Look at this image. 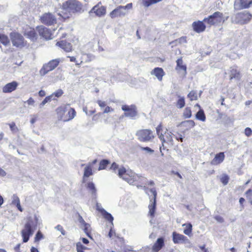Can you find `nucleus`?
<instances>
[{
    "label": "nucleus",
    "mask_w": 252,
    "mask_h": 252,
    "mask_svg": "<svg viewBox=\"0 0 252 252\" xmlns=\"http://www.w3.org/2000/svg\"><path fill=\"white\" fill-rule=\"evenodd\" d=\"M245 134L248 137L251 136L252 134V129L250 127L246 128L245 129Z\"/></svg>",
    "instance_id": "nucleus-53"
},
{
    "label": "nucleus",
    "mask_w": 252,
    "mask_h": 252,
    "mask_svg": "<svg viewBox=\"0 0 252 252\" xmlns=\"http://www.w3.org/2000/svg\"><path fill=\"white\" fill-rule=\"evenodd\" d=\"M164 245V240L163 237L159 238L157 239L152 248L153 252H158L160 251Z\"/></svg>",
    "instance_id": "nucleus-24"
},
{
    "label": "nucleus",
    "mask_w": 252,
    "mask_h": 252,
    "mask_svg": "<svg viewBox=\"0 0 252 252\" xmlns=\"http://www.w3.org/2000/svg\"><path fill=\"white\" fill-rule=\"evenodd\" d=\"M92 175V165L90 163L85 167L83 179L84 180L85 178H88Z\"/></svg>",
    "instance_id": "nucleus-29"
},
{
    "label": "nucleus",
    "mask_w": 252,
    "mask_h": 252,
    "mask_svg": "<svg viewBox=\"0 0 252 252\" xmlns=\"http://www.w3.org/2000/svg\"><path fill=\"white\" fill-rule=\"evenodd\" d=\"M184 126L192 128L195 126V123L193 120H187L183 123Z\"/></svg>",
    "instance_id": "nucleus-44"
},
{
    "label": "nucleus",
    "mask_w": 252,
    "mask_h": 252,
    "mask_svg": "<svg viewBox=\"0 0 252 252\" xmlns=\"http://www.w3.org/2000/svg\"><path fill=\"white\" fill-rule=\"evenodd\" d=\"M150 192L153 194V196L150 197V204L148 206L149 210V215L151 218H154L156 209V197L157 193L155 188H152L150 189Z\"/></svg>",
    "instance_id": "nucleus-12"
},
{
    "label": "nucleus",
    "mask_w": 252,
    "mask_h": 252,
    "mask_svg": "<svg viewBox=\"0 0 252 252\" xmlns=\"http://www.w3.org/2000/svg\"><path fill=\"white\" fill-rule=\"evenodd\" d=\"M221 182L224 185H226L228 182V180H229V178L226 175H225L224 176H223L221 179Z\"/></svg>",
    "instance_id": "nucleus-54"
},
{
    "label": "nucleus",
    "mask_w": 252,
    "mask_h": 252,
    "mask_svg": "<svg viewBox=\"0 0 252 252\" xmlns=\"http://www.w3.org/2000/svg\"><path fill=\"white\" fill-rule=\"evenodd\" d=\"M18 85V83L16 81L7 83L2 88V92L4 93H11L16 89Z\"/></svg>",
    "instance_id": "nucleus-22"
},
{
    "label": "nucleus",
    "mask_w": 252,
    "mask_h": 252,
    "mask_svg": "<svg viewBox=\"0 0 252 252\" xmlns=\"http://www.w3.org/2000/svg\"><path fill=\"white\" fill-rule=\"evenodd\" d=\"M223 14L219 11L214 12L212 15L209 16L203 19L210 27L217 25L222 22Z\"/></svg>",
    "instance_id": "nucleus-8"
},
{
    "label": "nucleus",
    "mask_w": 252,
    "mask_h": 252,
    "mask_svg": "<svg viewBox=\"0 0 252 252\" xmlns=\"http://www.w3.org/2000/svg\"><path fill=\"white\" fill-rule=\"evenodd\" d=\"M60 61V59H56L44 64L39 71L40 74L41 76H44L49 72L52 71L59 65Z\"/></svg>",
    "instance_id": "nucleus-9"
},
{
    "label": "nucleus",
    "mask_w": 252,
    "mask_h": 252,
    "mask_svg": "<svg viewBox=\"0 0 252 252\" xmlns=\"http://www.w3.org/2000/svg\"><path fill=\"white\" fill-rule=\"evenodd\" d=\"M38 223V218L36 216L28 218L24 227L21 231L23 242L26 243L29 241L30 236L33 235L34 230L36 229Z\"/></svg>",
    "instance_id": "nucleus-3"
},
{
    "label": "nucleus",
    "mask_w": 252,
    "mask_h": 252,
    "mask_svg": "<svg viewBox=\"0 0 252 252\" xmlns=\"http://www.w3.org/2000/svg\"><path fill=\"white\" fill-rule=\"evenodd\" d=\"M196 118L200 121L204 122L206 120V116L203 109H200L196 113L195 115Z\"/></svg>",
    "instance_id": "nucleus-31"
},
{
    "label": "nucleus",
    "mask_w": 252,
    "mask_h": 252,
    "mask_svg": "<svg viewBox=\"0 0 252 252\" xmlns=\"http://www.w3.org/2000/svg\"><path fill=\"white\" fill-rule=\"evenodd\" d=\"M66 116V122L72 120L76 116V112L75 109L73 108H69L68 113Z\"/></svg>",
    "instance_id": "nucleus-30"
},
{
    "label": "nucleus",
    "mask_w": 252,
    "mask_h": 252,
    "mask_svg": "<svg viewBox=\"0 0 252 252\" xmlns=\"http://www.w3.org/2000/svg\"><path fill=\"white\" fill-rule=\"evenodd\" d=\"M138 139L143 142H150L155 137L153 131L149 129H143L138 130L136 133Z\"/></svg>",
    "instance_id": "nucleus-7"
},
{
    "label": "nucleus",
    "mask_w": 252,
    "mask_h": 252,
    "mask_svg": "<svg viewBox=\"0 0 252 252\" xmlns=\"http://www.w3.org/2000/svg\"><path fill=\"white\" fill-rule=\"evenodd\" d=\"M82 4L77 0H68L63 3L62 14L59 13L63 18H68L71 13L79 12L82 10Z\"/></svg>",
    "instance_id": "nucleus-2"
},
{
    "label": "nucleus",
    "mask_w": 252,
    "mask_h": 252,
    "mask_svg": "<svg viewBox=\"0 0 252 252\" xmlns=\"http://www.w3.org/2000/svg\"><path fill=\"white\" fill-rule=\"evenodd\" d=\"M151 74L155 75L158 81H161L163 76L165 75V72L162 68L156 67L151 71Z\"/></svg>",
    "instance_id": "nucleus-23"
},
{
    "label": "nucleus",
    "mask_w": 252,
    "mask_h": 252,
    "mask_svg": "<svg viewBox=\"0 0 252 252\" xmlns=\"http://www.w3.org/2000/svg\"><path fill=\"white\" fill-rule=\"evenodd\" d=\"M96 210L99 211L101 214L106 211L101 206V204L96 203Z\"/></svg>",
    "instance_id": "nucleus-52"
},
{
    "label": "nucleus",
    "mask_w": 252,
    "mask_h": 252,
    "mask_svg": "<svg viewBox=\"0 0 252 252\" xmlns=\"http://www.w3.org/2000/svg\"><path fill=\"white\" fill-rule=\"evenodd\" d=\"M215 220L218 221L219 222H223V219L220 216H217L215 217Z\"/></svg>",
    "instance_id": "nucleus-60"
},
{
    "label": "nucleus",
    "mask_w": 252,
    "mask_h": 252,
    "mask_svg": "<svg viewBox=\"0 0 252 252\" xmlns=\"http://www.w3.org/2000/svg\"><path fill=\"white\" fill-rule=\"evenodd\" d=\"M113 109H112V108H111L109 106H106L103 111V113H108L109 112H112L113 111Z\"/></svg>",
    "instance_id": "nucleus-58"
},
{
    "label": "nucleus",
    "mask_w": 252,
    "mask_h": 252,
    "mask_svg": "<svg viewBox=\"0 0 252 252\" xmlns=\"http://www.w3.org/2000/svg\"><path fill=\"white\" fill-rule=\"evenodd\" d=\"M25 35L32 41L36 39V34L34 29H30V30L26 31Z\"/></svg>",
    "instance_id": "nucleus-28"
},
{
    "label": "nucleus",
    "mask_w": 252,
    "mask_h": 252,
    "mask_svg": "<svg viewBox=\"0 0 252 252\" xmlns=\"http://www.w3.org/2000/svg\"><path fill=\"white\" fill-rule=\"evenodd\" d=\"M106 12V7L101 5V2L94 6L89 12L90 14L94 13L98 17H102L105 15Z\"/></svg>",
    "instance_id": "nucleus-13"
},
{
    "label": "nucleus",
    "mask_w": 252,
    "mask_h": 252,
    "mask_svg": "<svg viewBox=\"0 0 252 252\" xmlns=\"http://www.w3.org/2000/svg\"><path fill=\"white\" fill-rule=\"evenodd\" d=\"M41 22L47 25H52L56 22V18L51 13H45L40 18Z\"/></svg>",
    "instance_id": "nucleus-14"
},
{
    "label": "nucleus",
    "mask_w": 252,
    "mask_h": 252,
    "mask_svg": "<svg viewBox=\"0 0 252 252\" xmlns=\"http://www.w3.org/2000/svg\"><path fill=\"white\" fill-rule=\"evenodd\" d=\"M246 198L249 201L252 200V189H248L245 193Z\"/></svg>",
    "instance_id": "nucleus-49"
},
{
    "label": "nucleus",
    "mask_w": 252,
    "mask_h": 252,
    "mask_svg": "<svg viewBox=\"0 0 252 252\" xmlns=\"http://www.w3.org/2000/svg\"><path fill=\"white\" fill-rule=\"evenodd\" d=\"M252 14L247 11L238 12L231 17V23L235 24L245 25L252 19Z\"/></svg>",
    "instance_id": "nucleus-5"
},
{
    "label": "nucleus",
    "mask_w": 252,
    "mask_h": 252,
    "mask_svg": "<svg viewBox=\"0 0 252 252\" xmlns=\"http://www.w3.org/2000/svg\"><path fill=\"white\" fill-rule=\"evenodd\" d=\"M67 110V106L64 105L61 106L57 108L56 110V112L57 114V117L59 120L62 121L66 122V116L65 114Z\"/></svg>",
    "instance_id": "nucleus-18"
},
{
    "label": "nucleus",
    "mask_w": 252,
    "mask_h": 252,
    "mask_svg": "<svg viewBox=\"0 0 252 252\" xmlns=\"http://www.w3.org/2000/svg\"><path fill=\"white\" fill-rule=\"evenodd\" d=\"M56 45L62 48L65 52H70L72 50V45L70 43L65 41H61L58 42Z\"/></svg>",
    "instance_id": "nucleus-26"
},
{
    "label": "nucleus",
    "mask_w": 252,
    "mask_h": 252,
    "mask_svg": "<svg viewBox=\"0 0 252 252\" xmlns=\"http://www.w3.org/2000/svg\"><path fill=\"white\" fill-rule=\"evenodd\" d=\"M122 109L125 111L124 115L131 119H135L137 116V108L135 105H124L122 106Z\"/></svg>",
    "instance_id": "nucleus-11"
},
{
    "label": "nucleus",
    "mask_w": 252,
    "mask_h": 252,
    "mask_svg": "<svg viewBox=\"0 0 252 252\" xmlns=\"http://www.w3.org/2000/svg\"><path fill=\"white\" fill-rule=\"evenodd\" d=\"M185 105V98L184 97H180L177 103V107L179 108H182Z\"/></svg>",
    "instance_id": "nucleus-42"
},
{
    "label": "nucleus",
    "mask_w": 252,
    "mask_h": 252,
    "mask_svg": "<svg viewBox=\"0 0 252 252\" xmlns=\"http://www.w3.org/2000/svg\"><path fill=\"white\" fill-rule=\"evenodd\" d=\"M10 37L14 46L22 48L26 45L24 38L21 34L17 32H11Z\"/></svg>",
    "instance_id": "nucleus-10"
},
{
    "label": "nucleus",
    "mask_w": 252,
    "mask_h": 252,
    "mask_svg": "<svg viewBox=\"0 0 252 252\" xmlns=\"http://www.w3.org/2000/svg\"><path fill=\"white\" fill-rule=\"evenodd\" d=\"M52 96L50 95L46 96L40 104V107H41L43 106L46 103L50 102L52 100Z\"/></svg>",
    "instance_id": "nucleus-47"
},
{
    "label": "nucleus",
    "mask_w": 252,
    "mask_h": 252,
    "mask_svg": "<svg viewBox=\"0 0 252 252\" xmlns=\"http://www.w3.org/2000/svg\"><path fill=\"white\" fill-rule=\"evenodd\" d=\"M230 79L232 80L233 79L236 80H240L241 78V74L240 71L238 69V67L236 65H233L230 67Z\"/></svg>",
    "instance_id": "nucleus-19"
},
{
    "label": "nucleus",
    "mask_w": 252,
    "mask_h": 252,
    "mask_svg": "<svg viewBox=\"0 0 252 252\" xmlns=\"http://www.w3.org/2000/svg\"><path fill=\"white\" fill-rule=\"evenodd\" d=\"M78 221L80 223L81 227L84 226L85 224L87 223L81 216H79Z\"/></svg>",
    "instance_id": "nucleus-57"
},
{
    "label": "nucleus",
    "mask_w": 252,
    "mask_h": 252,
    "mask_svg": "<svg viewBox=\"0 0 252 252\" xmlns=\"http://www.w3.org/2000/svg\"><path fill=\"white\" fill-rule=\"evenodd\" d=\"M176 66L175 69L179 73L183 75L184 77L186 76L187 72V66L183 63V61L182 58H179L176 61Z\"/></svg>",
    "instance_id": "nucleus-16"
},
{
    "label": "nucleus",
    "mask_w": 252,
    "mask_h": 252,
    "mask_svg": "<svg viewBox=\"0 0 252 252\" xmlns=\"http://www.w3.org/2000/svg\"><path fill=\"white\" fill-rule=\"evenodd\" d=\"M188 97L191 101L197 99V93L195 91H192L188 94Z\"/></svg>",
    "instance_id": "nucleus-43"
},
{
    "label": "nucleus",
    "mask_w": 252,
    "mask_h": 252,
    "mask_svg": "<svg viewBox=\"0 0 252 252\" xmlns=\"http://www.w3.org/2000/svg\"><path fill=\"white\" fill-rule=\"evenodd\" d=\"M38 94L40 96L42 97L45 95L46 94L44 91L43 90H40L38 92Z\"/></svg>",
    "instance_id": "nucleus-64"
},
{
    "label": "nucleus",
    "mask_w": 252,
    "mask_h": 252,
    "mask_svg": "<svg viewBox=\"0 0 252 252\" xmlns=\"http://www.w3.org/2000/svg\"><path fill=\"white\" fill-rule=\"evenodd\" d=\"M9 126L11 130L13 132L15 133L17 131H18V129L17 127L16 126V125L14 122H12L11 124H9Z\"/></svg>",
    "instance_id": "nucleus-48"
},
{
    "label": "nucleus",
    "mask_w": 252,
    "mask_h": 252,
    "mask_svg": "<svg viewBox=\"0 0 252 252\" xmlns=\"http://www.w3.org/2000/svg\"><path fill=\"white\" fill-rule=\"evenodd\" d=\"M36 29L39 34L45 39H50L52 38L51 32L48 28L43 26H40L37 27Z\"/></svg>",
    "instance_id": "nucleus-17"
},
{
    "label": "nucleus",
    "mask_w": 252,
    "mask_h": 252,
    "mask_svg": "<svg viewBox=\"0 0 252 252\" xmlns=\"http://www.w3.org/2000/svg\"><path fill=\"white\" fill-rule=\"evenodd\" d=\"M110 169L115 173H116L118 170V176L130 185L134 183L136 181H137L138 178H140L138 175L136 174L131 170H126L123 166L119 167V165L116 162H113L111 164Z\"/></svg>",
    "instance_id": "nucleus-1"
},
{
    "label": "nucleus",
    "mask_w": 252,
    "mask_h": 252,
    "mask_svg": "<svg viewBox=\"0 0 252 252\" xmlns=\"http://www.w3.org/2000/svg\"><path fill=\"white\" fill-rule=\"evenodd\" d=\"M55 228L60 231L62 233V235H65V230L63 229V227L62 226H61V225L59 224L58 225H57L56 227H55Z\"/></svg>",
    "instance_id": "nucleus-51"
},
{
    "label": "nucleus",
    "mask_w": 252,
    "mask_h": 252,
    "mask_svg": "<svg viewBox=\"0 0 252 252\" xmlns=\"http://www.w3.org/2000/svg\"><path fill=\"white\" fill-rule=\"evenodd\" d=\"M0 42L4 45H7L9 43L8 37L4 34H0Z\"/></svg>",
    "instance_id": "nucleus-41"
},
{
    "label": "nucleus",
    "mask_w": 252,
    "mask_h": 252,
    "mask_svg": "<svg viewBox=\"0 0 252 252\" xmlns=\"http://www.w3.org/2000/svg\"><path fill=\"white\" fill-rule=\"evenodd\" d=\"M26 102L30 105H32L34 103V100L32 97H30Z\"/></svg>",
    "instance_id": "nucleus-61"
},
{
    "label": "nucleus",
    "mask_w": 252,
    "mask_h": 252,
    "mask_svg": "<svg viewBox=\"0 0 252 252\" xmlns=\"http://www.w3.org/2000/svg\"><path fill=\"white\" fill-rule=\"evenodd\" d=\"M43 238V235L40 231H38L35 235L34 240L35 242L39 241Z\"/></svg>",
    "instance_id": "nucleus-50"
},
{
    "label": "nucleus",
    "mask_w": 252,
    "mask_h": 252,
    "mask_svg": "<svg viewBox=\"0 0 252 252\" xmlns=\"http://www.w3.org/2000/svg\"><path fill=\"white\" fill-rule=\"evenodd\" d=\"M101 215L105 219L110 222L111 224L113 225V221L114 220V218L111 214L106 211Z\"/></svg>",
    "instance_id": "nucleus-36"
},
{
    "label": "nucleus",
    "mask_w": 252,
    "mask_h": 252,
    "mask_svg": "<svg viewBox=\"0 0 252 252\" xmlns=\"http://www.w3.org/2000/svg\"><path fill=\"white\" fill-rule=\"evenodd\" d=\"M109 163V161L107 159H102L99 163L98 170H103L106 168L107 165Z\"/></svg>",
    "instance_id": "nucleus-39"
},
{
    "label": "nucleus",
    "mask_w": 252,
    "mask_h": 252,
    "mask_svg": "<svg viewBox=\"0 0 252 252\" xmlns=\"http://www.w3.org/2000/svg\"><path fill=\"white\" fill-rule=\"evenodd\" d=\"M87 250H88V248L83 246L81 242L76 243V251L77 252H84Z\"/></svg>",
    "instance_id": "nucleus-40"
},
{
    "label": "nucleus",
    "mask_w": 252,
    "mask_h": 252,
    "mask_svg": "<svg viewBox=\"0 0 252 252\" xmlns=\"http://www.w3.org/2000/svg\"><path fill=\"white\" fill-rule=\"evenodd\" d=\"M116 233L114 230L113 229L112 227L111 228L109 233H108V236L110 238H112L114 235H115Z\"/></svg>",
    "instance_id": "nucleus-59"
},
{
    "label": "nucleus",
    "mask_w": 252,
    "mask_h": 252,
    "mask_svg": "<svg viewBox=\"0 0 252 252\" xmlns=\"http://www.w3.org/2000/svg\"><path fill=\"white\" fill-rule=\"evenodd\" d=\"M183 226H186L185 229L184 230V233L187 235H189L192 231V225L191 223L184 224Z\"/></svg>",
    "instance_id": "nucleus-38"
},
{
    "label": "nucleus",
    "mask_w": 252,
    "mask_h": 252,
    "mask_svg": "<svg viewBox=\"0 0 252 252\" xmlns=\"http://www.w3.org/2000/svg\"><path fill=\"white\" fill-rule=\"evenodd\" d=\"M203 22H204L203 21L194 22L192 25L193 30L197 33L204 32L205 30L206 26Z\"/></svg>",
    "instance_id": "nucleus-21"
},
{
    "label": "nucleus",
    "mask_w": 252,
    "mask_h": 252,
    "mask_svg": "<svg viewBox=\"0 0 252 252\" xmlns=\"http://www.w3.org/2000/svg\"><path fill=\"white\" fill-rule=\"evenodd\" d=\"M87 188L91 192L93 195H96V189L94 184L93 182H89L87 184Z\"/></svg>",
    "instance_id": "nucleus-34"
},
{
    "label": "nucleus",
    "mask_w": 252,
    "mask_h": 252,
    "mask_svg": "<svg viewBox=\"0 0 252 252\" xmlns=\"http://www.w3.org/2000/svg\"><path fill=\"white\" fill-rule=\"evenodd\" d=\"M184 116L186 118H189L191 116V111L190 108L187 107L183 113Z\"/></svg>",
    "instance_id": "nucleus-45"
},
{
    "label": "nucleus",
    "mask_w": 252,
    "mask_h": 252,
    "mask_svg": "<svg viewBox=\"0 0 252 252\" xmlns=\"http://www.w3.org/2000/svg\"><path fill=\"white\" fill-rule=\"evenodd\" d=\"M167 129H166V131H164V134H163L162 130V126L161 124H159L156 127V132L157 135L158 136L159 139L161 141L162 145L161 146H160L159 150L161 153V156H163V154L162 153V148L164 150V143H171L172 144L173 139L171 132H167Z\"/></svg>",
    "instance_id": "nucleus-4"
},
{
    "label": "nucleus",
    "mask_w": 252,
    "mask_h": 252,
    "mask_svg": "<svg viewBox=\"0 0 252 252\" xmlns=\"http://www.w3.org/2000/svg\"><path fill=\"white\" fill-rule=\"evenodd\" d=\"M172 239L174 244L189 243L190 242L188 238L182 234L173 232L172 233Z\"/></svg>",
    "instance_id": "nucleus-15"
},
{
    "label": "nucleus",
    "mask_w": 252,
    "mask_h": 252,
    "mask_svg": "<svg viewBox=\"0 0 252 252\" xmlns=\"http://www.w3.org/2000/svg\"><path fill=\"white\" fill-rule=\"evenodd\" d=\"M63 94V91L62 89H59L51 94L50 96H52V99L55 100H56V98L61 97Z\"/></svg>",
    "instance_id": "nucleus-35"
},
{
    "label": "nucleus",
    "mask_w": 252,
    "mask_h": 252,
    "mask_svg": "<svg viewBox=\"0 0 252 252\" xmlns=\"http://www.w3.org/2000/svg\"><path fill=\"white\" fill-rule=\"evenodd\" d=\"M224 154L223 152H220L216 155L214 159L211 161L212 165H216L221 163L224 159Z\"/></svg>",
    "instance_id": "nucleus-25"
},
{
    "label": "nucleus",
    "mask_w": 252,
    "mask_h": 252,
    "mask_svg": "<svg viewBox=\"0 0 252 252\" xmlns=\"http://www.w3.org/2000/svg\"><path fill=\"white\" fill-rule=\"evenodd\" d=\"M140 178L137 179V181H136V182H138L139 183H141L143 184L144 185H149L150 186H153L154 185V182L153 181H150L149 182L147 181L146 179L144 178L143 177L138 175Z\"/></svg>",
    "instance_id": "nucleus-33"
},
{
    "label": "nucleus",
    "mask_w": 252,
    "mask_h": 252,
    "mask_svg": "<svg viewBox=\"0 0 252 252\" xmlns=\"http://www.w3.org/2000/svg\"><path fill=\"white\" fill-rule=\"evenodd\" d=\"M81 227L83 228L84 232L85 233V234L87 235L88 237L89 238L92 239V237L91 235V227L90 224L87 223L86 224H85V225Z\"/></svg>",
    "instance_id": "nucleus-32"
},
{
    "label": "nucleus",
    "mask_w": 252,
    "mask_h": 252,
    "mask_svg": "<svg viewBox=\"0 0 252 252\" xmlns=\"http://www.w3.org/2000/svg\"><path fill=\"white\" fill-rule=\"evenodd\" d=\"M186 42H187L186 37L182 36V37L175 40V41H173L171 43H175L176 44L177 43L182 44V43H185Z\"/></svg>",
    "instance_id": "nucleus-46"
},
{
    "label": "nucleus",
    "mask_w": 252,
    "mask_h": 252,
    "mask_svg": "<svg viewBox=\"0 0 252 252\" xmlns=\"http://www.w3.org/2000/svg\"><path fill=\"white\" fill-rule=\"evenodd\" d=\"M6 175L5 171L0 167V176L2 177L5 176Z\"/></svg>",
    "instance_id": "nucleus-63"
},
{
    "label": "nucleus",
    "mask_w": 252,
    "mask_h": 252,
    "mask_svg": "<svg viewBox=\"0 0 252 252\" xmlns=\"http://www.w3.org/2000/svg\"><path fill=\"white\" fill-rule=\"evenodd\" d=\"M162 0H143V5L145 7H149L153 4L156 3Z\"/></svg>",
    "instance_id": "nucleus-37"
},
{
    "label": "nucleus",
    "mask_w": 252,
    "mask_h": 252,
    "mask_svg": "<svg viewBox=\"0 0 252 252\" xmlns=\"http://www.w3.org/2000/svg\"><path fill=\"white\" fill-rule=\"evenodd\" d=\"M141 149L142 150L145 151L147 153H150V154H153L154 153V151L153 150H152V149H151L150 148H149L148 147H141Z\"/></svg>",
    "instance_id": "nucleus-55"
},
{
    "label": "nucleus",
    "mask_w": 252,
    "mask_h": 252,
    "mask_svg": "<svg viewBox=\"0 0 252 252\" xmlns=\"http://www.w3.org/2000/svg\"><path fill=\"white\" fill-rule=\"evenodd\" d=\"M132 7V3H129L125 6H119L110 13L109 16L112 19L116 17H124L128 13V11L130 10Z\"/></svg>",
    "instance_id": "nucleus-6"
},
{
    "label": "nucleus",
    "mask_w": 252,
    "mask_h": 252,
    "mask_svg": "<svg viewBox=\"0 0 252 252\" xmlns=\"http://www.w3.org/2000/svg\"><path fill=\"white\" fill-rule=\"evenodd\" d=\"M252 4V0H240V2H235L234 3V8L238 10L249 8Z\"/></svg>",
    "instance_id": "nucleus-20"
},
{
    "label": "nucleus",
    "mask_w": 252,
    "mask_h": 252,
    "mask_svg": "<svg viewBox=\"0 0 252 252\" xmlns=\"http://www.w3.org/2000/svg\"><path fill=\"white\" fill-rule=\"evenodd\" d=\"M37 116L36 115H33L32 118L31 120V123L33 124L37 120Z\"/></svg>",
    "instance_id": "nucleus-62"
},
{
    "label": "nucleus",
    "mask_w": 252,
    "mask_h": 252,
    "mask_svg": "<svg viewBox=\"0 0 252 252\" xmlns=\"http://www.w3.org/2000/svg\"><path fill=\"white\" fill-rule=\"evenodd\" d=\"M96 102L98 104V105L101 108L104 107L106 106V103L104 101L98 100H97Z\"/></svg>",
    "instance_id": "nucleus-56"
},
{
    "label": "nucleus",
    "mask_w": 252,
    "mask_h": 252,
    "mask_svg": "<svg viewBox=\"0 0 252 252\" xmlns=\"http://www.w3.org/2000/svg\"><path fill=\"white\" fill-rule=\"evenodd\" d=\"M12 204L15 205L20 212L23 211V208L20 205V199L16 194H13L12 197Z\"/></svg>",
    "instance_id": "nucleus-27"
}]
</instances>
